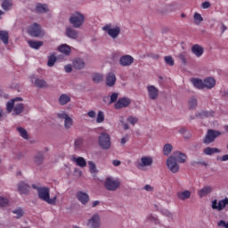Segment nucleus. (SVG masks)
Instances as JSON below:
<instances>
[{"label":"nucleus","mask_w":228,"mask_h":228,"mask_svg":"<svg viewBox=\"0 0 228 228\" xmlns=\"http://www.w3.org/2000/svg\"><path fill=\"white\" fill-rule=\"evenodd\" d=\"M32 188H34V190H37L38 198L41 200H44V202H46L51 206H56V201L58 200V194H56L55 196H53V198L51 199L49 188L37 187V185H32Z\"/></svg>","instance_id":"f257e3e1"},{"label":"nucleus","mask_w":228,"mask_h":228,"mask_svg":"<svg viewBox=\"0 0 228 228\" xmlns=\"http://www.w3.org/2000/svg\"><path fill=\"white\" fill-rule=\"evenodd\" d=\"M191 83L195 88H198L199 90H204V88H207V90H211V88H215L216 80H215L213 77H207L204 80L200 78H192Z\"/></svg>","instance_id":"f03ea898"},{"label":"nucleus","mask_w":228,"mask_h":228,"mask_svg":"<svg viewBox=\"0 0 228 228\" xmlns=\"http://www.w3.org/2000/svg\"><path fill=\"white\" fill-rule=\"evenodd\" d=\"M6 110L8 113H12L13 110V115H20L24 111V104L22 103V98H15L6 104Z\"/></svg>","instance_id":"7ed1b4c3"},{"label":"nucleus","mask_w":228,"mask_h":228,"mask_svg":"<svg viewBox=\"0 0 228 228\" xmlns=\"http://www.w3.org/2000/svg\"><path fill=\"white\" fill-rule=\"evenodd\" d=\"M69 23L73 28H81L85 24V15L79 12H73L69 17Z\"/></svg>","instance_id":"20e7f679"},{"label":"nucleus","mask_w":228,"mask_h":228,"mask_svg":"<svg viewBox=\"0 0 228 228\" xmlns=\"http://www.w3.org/2000/svg\"><path fill=\"white\" fill-rule=\"evenodd\" d=\"M98 144L102 149L108 151V149L111 147V138L110 134L105 132L101 133L98 137Z\"/></svg>","instance_id":"39448f33"},{"label":"nucleus","mask_w":228,"mask_h":228,"mask_svg":"<svg viewBox=\"0 0 228 228\" xmlns=\"http://www.w3.org/2000/svg\"><path fill=\"white\" fill-rule=\"evenodd\" d=\"M104 187L109 191H115V190H118L120 187V182L117 178L109 176L104 181Z\"/></svg>","instance_id":"423d86ee"},{"label":"nucleus","mask_w":228,"mask_h":228,"mask_svg":"<svg viewBox=\"0 0 228 228\" xmlns=\"http://www.w3.org/2000/svg\"><path fill=\"white\" fill-rule=\"evenodd\" d=\"M154 159L151 156H142L140 160L137 161V168L139 170H145L149 167H152Z\"/></svg>","instance_id":"0eeeda50"},{"label":"nucleus","mask_w":228,"mask_h":228,"mask_svg":"<svg viewBox=\"0 0 228 228\" xmlns=\"http://www.w3.org/2000/svg\"><path fill=\"white\" fill-rule=\"evenodd\" d=\"M28 34L30 37H35L37 38H40L41 37H44L45 33L42 28H40V25L34 23L28 28Z\"/></svg>","instance_id":"6e6552de"},{"label":"nucleus","mask_w":228,"mask_h":228,"mask_svg":"<svg viewBox=\"0 0 228 228\" xmlns=\"http://www.w3.org/2000/svg\"><path fill=\"white\" fill-rule=\"evenodd\" d=\"M167 170H169L172 174H177L180 169L179 164H177V160L172 156L167 158Z\"/></svg>","instance_id":"1a4fd4ad"},{"label":"nucleus","mask_w":228,"mask_h":228,"mask_svg":"<svg viewBox=\"0 0 228 228\" xmlns=\"http://www.w3.org/2000/svg\"><path fill=\"white\" fill-rule=\"evenodd\" d=\"M103 31H106L109 37L111 38H117L120 35L119 27H112L111 24H107L102 28Z\"/></svg>","instance_id":"9d476101"},{"label":"nucleus","mask_w":228,"mask_h":228,"mask_svg":"<svg viewBox=\"0 0 228 228\" xmlns=\"http://www.w3.org/2000/svg\"><path fill=\"white\" fill-rule=\"evenodd\" d=\"M220 134H222V133H220L219 131H215V130H208V134L205 136L204 139V143H213V142H215L216 138H218V136H220Z\"/></svg>","instance_id":"9b49d317"},{"label":"nucleus","mask_w":228,"mask_h":228,"mask_svg":"<svg viewBox=\"0 0 228 228\" xmlns=\"http://www.w3.org/2000/svg\"><path fill=\"white\" fill-rule=\"evenodd\" d=\"M58 118H63L64 119V127L66 129H70L72 127L73 120L70 117L67 115L64 111H61L57 114Z\"/></svg>","instance_id":"f8f14e48"},{"label":"nucleus","mask_w":228,"mask_h":228,"mask_svg":"<svg viewBox=\"0 0 228 228\" xmlns=\"http://www.w3.org/2000/svg\"><path fill=\"white\" fill-rule=\"evenodd\" d=\"M87 225L92 228H99L101 227V216L99 214H94L87 223Z\"/></svg>","instance_id":"ddd939ff"},{"label":"nucleus","mask_w":228,"mask_h":228,"mask_svg":"<svg viewBox=\"0 0 228 228\" xmlns=\"http://www.w3.org/2000/svg\"><path fill=\"white\" fill-rule=\"evenodd\" d=\"M131 104V99L123 97L120 98L114 105L116 110H122V108H127Z\"/></svg>","instance_id":"4468645a"},{"label":"nucleus","mask_w":228,"mask_h":228,"mask_svg":"<svg viewBox=\"0 0 228 228\" xmlns=\"http://www.w3.org/2000/svg\"><path fill=\"white\" fill-rule=\"evenodd\" d=\"M226 206H228V199L220 200L219 202L215 200L212 202V209H217V211H222Z\"/></svg>","instance_id":"2eb2a0df"},{"label":"nucleus","mask_w":228,"mask_h":228,"mask_svg":"<svg viewBox=\"0 0 228 228\" xmlns=\"http://www.w3.org/2000/svg\"><path fill=\"white\" fill-rule=\"evenodd\" d=\"M134 62V58L131 55H123L119 59V63L122 67H129Z\"/></svg>","instance_id":"dca6fc26"},{"label":"nucleus","mask_w":228,"mask_h":228,"mask_svg":"<svg viewBox=\"0 0 228 228\" xmlns=\"http://www.w3.org/2000/svg\"><path fill=\"white\" fill-rule=\"evenodd\" d=\"M148 95L151 99V101H156L159 95V89L156 88L154 86H148Z\"/></svg>","instance_id":"f3484780"},{"label":"nucleus","mask_w":228,"mask_h":228,"mask_svg":"<svg viewBox=\"0 0 228 228\" xmlns=\"http://www.w3.org/2000/svg\"><path fill=\"white\" fill-rule=\"evenodd\" d=\"M171 158H174L178 163H186L188 159V157L181 151H175Z\"/></svg>","instance_id":"a211bd4d"},{"label":"nucleus","mask_w":228,"mask_h":228,"mask_svg":"<svg viewBox=\"0 0 228 228\" xmlns=\"http://www.w3.org/2000/svg\"><path fill=\"white\" fill-rule=\"evenodd\" d=\"M29 190H31V187H29L28 183L24 182H20L18 184V191L20 193V195H28V193H29Z\"/></svg>","instance_id":"6ab92c4d"},{"label":"nucleus","mask_w":228,"mask_h":228,"mask_svg":"<svg viewBox=\"0 0 228 228\" xmlns=\"http://www.w3.org/2000/svg\"><path fill=\"white\" fill-rule=\"evenodd\" d=\"M211 191H213V187L211 185H207L198 191V195L200 199H202V197H206V195H209Z\"/></svg>","instance_id":"aec40b11"},{"label":"nucleus","mask_w":228,"mask_h":228,"mask_svg":"<svg viewBox=\"0 0 228 228\" xmlns=\"http://www.w3.org/2000/svg\"><path fill=\"white\" fill-rule=\"evenodd\" d=\"M77 199L81 202V204H88V200H90V197H88V194L83 191H78L77 193Z\"/></svg>","instance_id":"412c9836"},{"label":"nucleus","mask_w":228,"mask_h":228,"mask_svg":"<svg viewBox=\"0 0 228 228\" xmlns=\"http://www.w3.org/2000/svg\"><path fill=\"white\" fill-rule=\"evenodd\" d=\"M71 161L76 163V165L81 168H85V167H86V160L83 157H73Z\"/></svg>","instance_id":"4be33fe9"},{"label":"nucleus","mask_w":228,"mask_h":228,"mask_svg":"<svg viewBox=\"0 0 228 228\" xmlns=\"http://www.w3.org/2000/svg\"><path fill=\"white\" fill-rule=\"evenodd\" d=\"M191 52L193 54H195V56L200 58V56L204 54V48H202V46H200V45H194L191 47Z\"/></svg>","instance_id":"5701e85b"},{"label":"nucleus","mask_w":228,"mask_h":228,"mask_svg":"<svg viewBox=\"0 0 228 228\" xmlns=\"http://www.w3.org/2000/svg\"><path fill=\"white\" fill-rule=\"evenodd\" d=\"M115 83H117V77L113 73H109L106 77L107 86H115Z\"/></svg>","instance_id":"b1692460"},{"label":"nucleus","mask_w":228,"mask_h":228,"mask_svg":"<svg viewBox=\"0 0 228 228\" xmlns=\"http://www.w3.org/2000/svg\"><path fill=\"white\" fill-rule=\"evenodd\" d=\"M176 195H177V199H179V200H186L190 199V197H191V191L186 190V191L177 192Z\"/></svg>","instance_id":"393cba45"},{"label":"nucleus","mask_w":228,"mask_h":228,"mask_svg":"<svg viewBox=\"0 0 228 228\" xmlns=\"http://www.w3.org/2000/svg\"><path fill=\"white\" fill-rule=\"evenodd\" d=\"M66 35L67 37H69V38H73L74 40H76V38H77V30L69 27L66 28Z\"/></svg>","instance_id":"a878e982"},{"label":"nucleus","mask_w":228,"mask_h":228,"mask_svg":"<svg viewBox=\"0 0 228 228\" xmlns=\"http://www.w3.org/2000/svg\"><path fill=\"white\" fill-rule=\"evenodd\" d=\"M28 44L31 49H39L44 45V42L36 40H29L28 41Z\"/></svg>","instance_id":"bb28decb"},{"label":"nucleus","mask_w":228,"mask_h":228,"mask_svg":"<svg viewBox=\"0 0 228 228\" xmlns=\"http://www.w3.org/2000/svg\"><path fill=\"white\" fill-rule=\"evenodd\" d=\"M10 35L6 30H0V40L3 41V44L7 45Z\"/></svg>","instance_id":"cd10ccee"},{"label":"nucleus","mask_w":228,"mask_h":228,"mask_svg":"<svg viewBox=\"0 0 228 228\" xmlns=\"http://www.w3.org/2000/svg\"><path fill=\"white\" fill-rule=\"evenodd\" d=\"M203 152L206 154V156H213V154L220 152V150H218V148L207 147L203 150Z\"/></svg>","instance_id":"c85d7f7f"},{"label":"nucleus","mask_w":228,"mask_h":228,"mask_svg":"<svg viewBox=\"0 0 228 228\" xmlns=\"http://www.w3.org/2000/svg\"><path fill=\"white\" fill-rule=\"evenodd\" d=\"M59 51H60V53L66 54V56H69V54H70V53L72 52V49L68 45H61L59 47Z\"/></svg>","instance_id":"c756f323"},{"label":"nucleus","mask_w":228,"mask_h":228,"mask_svg":"<svg viewBox=\"0 0 228 228\" xmlns=\"http://www.w3.org/2000/svg\"><path fill=\"white\" fill-rule=\"evenodd\" d=\"M59 102L61 106H65L68 102H70V96L68 94H61L59 97Z\"/></svg>","instance_id":"7c9ffc66"},{"label":"nucleus","mask_w":228,"mask_h":228,"mask_svg":"<svg viewBox=\"0 0 228 228\" xmlns=\"http://www.w3.org/2000/svg\"><path fill=\"white\" fill-rule=\"evenodd\" d=\"M12 6H13V2L12 0H4L2 2V8L3 10H5V12L12 10Z\"/></svg>","instance_id":"2f4dec72"},{"label":"nucleus","mask_w":228,"mask_h":228,"mask_svg":"<svg viewBox=\"0 0 228 228\" xmlns=\"http://www.w3.org/2000/svg\"><path fill=\"white\" fill-rule=\"evenodd\" d=\"M34 85L37 86V88H47V82L44 79L37 78Z\"/></svg>","instance_id":"473e14b6"},{"label":"nucleus","mask_w":228,"mask_h":228,"mask_svg":"<svg viewBox=\"0 0 228 228\" xmlns=\"http://www.w3.org/2000/svg\"><path fill=\"white\" fill-rule=\"evenodd\" d=\"M73 67L77 69L78 70L81 69H85V61L83 59H77L73 62Z\"/></svg>","instance_id":"72a5a7b5"},{"label":"nucleus","mask_w":228,"mask_h":228,"mask_svg":"<svg viewBox=\"0 0 228 228\" xmlns=\"http://www.w3.org/2000/svg\"><path fill=\"white\" fill-rule=\"evenodd\" d=\"M36 12L37 13H45V12H49V9L47 8V5L37 4L36 6Z\"/></svg>","instance_id":"f704fd0d"},{"label":"nucleus","mask_w":228,"mask_h":228,"mask_svg":"<svg viewBox=\"0 0 228 228\" xmlns=\"http://www.w3.org/2000/svg\"><path fill=\"white\" fill-rule=\"evenodd\" d=\"M188 53L186 52H183L178 54L177 58L180 60V61L183 63V65H186L188 63L187 58Z\"/></svg>","instance_id":"c9c22d12"},{"label":"nucleus","mask_w":228,"mask_h":228,"mask_svg":"<svg viewBox=\"0 0 228 228\" xmlns=\"http://www.w3.org/2000/svg\"><path fill=\"white\" fill-rule=\"evenodd\" d=\"M89 171L91 174H98L99 170L97 169V166L94 163V161H88Z\"/></svg>","instance_id":"e433bc0d"},{"label":"nucleus","mask_w":228,"mask_h":228,"mask_svg":"<svg viewBox=\"0 0 228 228\" xmlns=\"http://www.w3.org/2000/svg\"><path fill=\"white\" fill-rule=\"evenodd\" d=\"M193 18H194V24H196V26L200 25V22L204 20V18H202V15H200V13L199 12H195Z\"/></svg>","instance_id":"4c0bfd02"},{"label":"nucleus","mask_w":228,"mask_h":228,"mask_svg":"<svg viewBox=\"0 0 228 228\" xmlns=\"http://www.w3.org/2000/svg\"><path fill=\"white\" fill-rule=\"evenodd\" d=\"M54 63H56V55L51 54L50 56H48L47 66L54 67Z\"/></svg>","instance_id":"58836bf2"},{"label":"nucleus","mask_w":228,"mask_h":228,"mask_svg":"<svg viewBox=\"0 0 228 228\" xmlns=\"http://www.w3.org/2000/svg\"><path fill=\"white\" fill-rule=\"evenodd\" d=\"M172 149H173L172 144L170 143L165 144L163 148L164 156H168V154L172 152Z\"/></svg>","instance_id":"ea45409f"},{"label":"nucleus","mask_w":228,"mask_h":228,"mask_svg":"<svg viewBox=\"0 0 228 228\" xmlns=\"http://www.w3.org/2000/svg\"><path fill=\"white\" fill-rule=\"evenodd\" d=\"M102 79H103V77L102 74L95 73L93 75L94 83L99 84V83H101V81H102Z\"/></svg>","instance_id":"a19ab883"},{"label":"nucleus","mask_w":228,"mask_h":228,"mask_svg":"<svg viewBox=\"0 0 228 228\" xmlns=\"http://www.w3.org/2000/svg\"><path fill=\"white\" fill-rule=\"evenodd\" d=\"M96 122L97 124H102L104 122V112L102 110H99L97 117H96Z\"/></svg>","instance_id":"79ce46f5"},{"label":"nucleus","mask_w":228,"mask_h":228,"mask_svg":"<svg viewBox=\"0 0 228 228\" xmlns=\"http://www.w3.org/2000/svg\"><path fill=\"white\" fill-rule=\"evenodd\" d=\"M215 116V112L214 111H202L200 114V118H208L209 117H214Z\"/></svg>","instance_id":"37998d69"},{"label":"nucleus","mask_w":228,"mask_h":228,"mask_svg":"<svg viewBox=\"0 0 228 228\" xmlns=\"http://www.w3.org/2000/svg\"><path fill=\"white\" fill-rule=\"evenodd\" d=\"M17 130L20 133V135L21 138L28 140V131H26V129H24L22 127H18Z\"/></svg>","instance_id":"c03bdc74"},{"label":"nucleus","mask_w":228,"mask_h":228,"mask_svg":"<svg viewBox=\"0 0 228 228\" xmlns=\"http://www.w3.org/2000/svg\"><path fill=\"white\" fill-rule=\"evenodd\" d=\"M164 60L167 65H169L170 67H174L175 61H174V58H172V56H170V55L166 56V57H164Z\"/></svg>","instance_id":"a18cd8bd"},{"label":"nucleus","mask_w":228,"mask_h":228,"mask_svg":"<svg viewBox=\"0 0 228 228\" xmlns=\"http://www.w3.org/2000/svg\"><path fill=\"white\" fill-rule=\"evenodd\" d=\"M84 141L81 138H78L75 141V149L79 150L83 147Z\"/></svg>","instance_id":"49530a36"},{"label":"nucleus","mask_w":228,"mask_h":228,"mask_svg":"<svg viewBox=\"0 0 228 228\" xmlns=\"http://www.w3.org/2000/svg\"><path fill=\"white\" fill-rule=\"evenodd\" d=\"M12 213L14 215H16V218H20L24 215V211L22 210V208H18V209L12 211Z\"/></svg>","instance_id":"de8ad7c7"},{"label":"nucleus","mask_w":228,"mask_h":228,"mask_svg":"<svg viewBox=\"0 0 228 228\" xmlns=\"http://www.w3.org/2000/svg\"><path fill=\"white\" fill-rule=\"evenodd\" d=\"M8 199L0 196V208H6L8 206Z\"/></svg>","instance_id":"09e8293b"},{"label":"nucleus","mask_w":228,"mask_h":228,"mask_svg":"<svg viewBox=\"0 0 228 228\" xmlns=\"http://www.w3.org/2000/svg\"><path fill=\"white\" fill-rule=\"evenodd\" d=\"M197 106V100L195 98H191L189 101V108L191 110Z\"/></svg>","instance_id":"8fccbe9b"},{"label":"nucleus","mask_w":228,"mask_h":228,"mask_svg":"<svg viewBox=\"0 0 228 228\" xmlns=\"http://www.w3.org/2000/svg\"><path fill=\"white\" fill-rule=\"evenodd\" d=\"M127 122H129V124H132V126H134V124L138 123V118L130 116L127 118Z\"/></svg>","instance_id":"3c124183"},{"label":"nucleus","mask_w":228,"mask_h":228,"mask_svg":"<svg viewBox=\"0 0 228 228\" xmlns=\"http://www.w3.org/2000/svg\"><path fill=\"white\" fill-rule=\"evenodd\" d=\"M118 99V93H113L110 95V104H113V102H117V100Z\"/></svg>","instance_id":"603ef678"},{"label":"nucleus","mask_w":228,"mask_h":228,"mask_svg":"<svg viewBox=\"0 0 228 228\" xmlns=\"http://www.w3.org/2000/svg\"><path fill=\"white\" fill-rule=\"evenodd\" d=\"M217 226L220 228H228V222H225L224 220H221L217 222Z\"/></svg>","instance_id":"864d4df0"},{"label":"nucleus","mask_w":228,"mask_h":228,"mask_svg":"<svg viewBox=\"0 0 228 228\" xmlns=\"http://www.w3.org/2000/svg\"><path fill=\"white\" fill-rule=\"evenodd\" d=\"M43 161H44V156L39 155L37 157H35V163H37V165H41Z\"/></svg>","instance_id":"5fc2aeb1"},{"label":"nucleus","mask_w":228,"mask_h":228,"mask_svg":"<svg viewBox=\"0 0 228 228\" xmlns=\"http://www.w3.org/2000/svg\"><path fill=\"white\" fill-rule=\"evenodd\" d=\"M87 117H89L90 118H95V117H97V114L95 113V111L90 110L87 112Z\"/></svg>","instance_id":"6e6d98bb"},{"label":"nucleus","mask_w":228,"mask_h":228,"mask_svg":"<svg viewBox=\"0 0 228 228\" xmlns=\"http://www.w3.org/2000/svg\"><path fill=\"white\" fill-rule=\"evenodd\" d=\"M64 70H65V72H68V73L72 72V65H70V64L66 65L64 67Z\"/></svg>","instance_id":"4d7b16f0"},{"label":"nucleus","mask_w":228,"mask_h":228,"mask_svg":"<svg viewBox=\"0 0 228 228\" xmlns=\"http://www.w3.org/2000/svg\"><path fill=\"white\" fill-rule=\"evenodd\" d=\"M144 190H146V191H152L154 190V188L149 184L144 186Z\"/></svg>","instance_id":"13d9d810"},{"label":"nucleus","mask_w":228,"mask_h":228,"mask_svg":"<svg viewBox=\"0 0 228 228\" xmlns=\"http://www.w3.org/2000/svg\"><path fill=\"white\" fill-rule=\"evenodd\" d=\"M209 6H211V4H209V2H204L202 4V8H204V9H208V8H209Z\"/></svg>","instance_id":"bf43d9fd"},{"label":"nucleus","mask_w":228,"mask_h":228,"mask_svg":"<svg viewBox=\"0 0 228 228\" xmlns=\"http://www.w3.org/2000/svg\"><path fill=\"white\" fill-rule=\"evenodd\" d=\"M120 160H113L112 164L114 165V167H120Z\"/></svg>","instance_id":"052dcab7"},{"label":"nucleus","mask_w":228,"mask_h":228,"mask_svg":"<svg viewBox=\"0 0 228 228\" xmlns=\"http://www.w3.org/2000/svg\"><path fill=\"white\" fill-rule=\"evenodd\" d=\"M227 29V27L224 25V23H221V31L224 33Z\"/></svg>","instance_id":"680f3d73"},{"label":"nucleus","mask_w":228,"mask_h":228,"mask_svg":"<svg viewBox=\"0 0 228 228\" xmlns=\"http://www.w3.org/2000/svg\"><path fill=\"white\" fill-rule=\"evenodd\" d=\"M126 142H127V138L123 137V138L121 139V143L124 145V144L126 143Z\"/></svg>","instance_id":"e2e57ef3"},{"label":"nucleus","mask_w":228,"mask_h":228,"mask_svg":"<svg viewBox=\"0 0 228 228\" xmlns=\"http://www.w3.org/2000/svg\"><path fill=\"white\" fill-rule=\"evenodd\" d=\"M123 127L124 129L127 130L129 129V125H127L126 123H123Z\"/></svg>","instance_id":"0e129e2a"},{"label":"nucleus","mask_w":228,"mask_h":228,"mask_svg":"<svg viewBox=\"0 0 228 228\" xmlns=\"http://www.w3.org/2000/svg\"><path fill=\"white\" fill-rule=\"evenodd\" d=\"M223 161H227L228 160V155H224L222 158Z\"/></svg>","instance_id":"69168bd1"},{"label":"nucleus","mask_w":228,"mask_h":228,"mask_svg":"<svg viewBox=\"0 0 228 228\" xmlns=\"http://www.w3.org/2000/svg\"><path fill=\"white\" fill-rule=\"evenodd\" d=\"M100 202L99 201H94L93 202V208H95L96 206H99Z\"/></svg>","instance_id":"338daca9"},{"label":"nucleus","mask_w":228,"mask_h":228,"mask_svg":"<svg viewBox=\"0 0 228 228\" xmlns=\"http://www.w3.org/2000/svg\"><path fill=\"white\" fill-rule=\"evenodd\" d=\"M3 115H4V113H3V110H0V120H2V118H3Z\"/></svg>","instance_id":"774afa93"}]
</instances>
